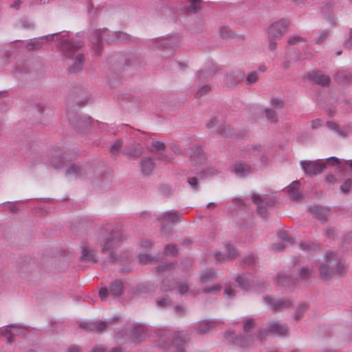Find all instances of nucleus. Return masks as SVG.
<instances>
[{"label": "nucleus", "instance_id": "6e6d98bb", "mask_svg": "<svg viewBox=\"0 0 352 352\" xmlns=\"http://www.w3.org/2000/svg\"><path fill=\"white\" fill-rule=\"evenodd\" d=\"M140 261L142 263H146L150 261V256L147 254H140L139 256Z\"/></svg>", "mask_w": 352, "mask_h": 352}, {"label": "nucleus", "instance_id": "9b49d317", "mask_svg": "<svg viewBox=\"0 0 352 352\" xmlns=\"http://www.w3.org/2000/svg\"><path fill=\"white\" fill-rule=\"evenodd\" d=\"M265 301L269 305L272 309L278 310L285 307H289L290 305V301L287 300H275L274 299L267 296L265 298Z\"/></svg>", "mask_w": 352, "mask_h": 352}, {"label": "nucleus", "instance_id": "bb28decb", "mask_svg": "<svg viewBox=\"0 0 352 352\" xmlns=\"http://www.w3.org/2000/svg\"><path fill=\"white\" fill-rule=\"evenodd\" d=\"M241 79V75L230 74V76H228L226 78V84L228 86L231 87L240 82Z\"/></svg>", "mask_w": 352, "mask_h": 352}, {"label": "nucleus", "instance_id": "58836bf2", "mask_svg": "<svg viewBox=\"0 0 352 352\" xmlns=\"http://www.w3.org/2000/svg\"><path fill=\"white\" fill-rule=\"evenodd\" d=\"M258 80V74L256 72H252L247 76V81L250 84L254 83Z\"/></svg>", "mask_w": 352, "mask_h": 352}, {"label": "nucleus", "instance_id": "1a4fd4ad", "mask_svg": "<svg viewBox=\"0 0 352 352\" xmlns=\"http://www.w3.org/2000/svg\"><path fill=\"white\" fill-rule=\"evenodd\" d=\"M107 323L102 321L95 322H83L80 324V327L89 330L95 331L96 332H101L107 328Z\"/></svg>", "mask_w": 352, "mask_h": 352}, {"label": "nucleus", "instance_id": "4c0bfd02", "mask_svg": "<svg viewBox=\"0 0 352 352\" xmlns=\"http://www.w3.org/2000/svg\"><path fill=\"white\" fill-rule=\"evenodd\" d=\"M254 327V320L253 319L248 320L245 324H244V331L246 333H249L251 331V330Z\"/></svg>", "mask_w": 352, "mask_h": 352}, {"label": "nucleus", "instance_id": "de8ad7c7", "mask_svg": "<svg viewBox=\"0 0 352 352\" xmlns=\"http://www.w3.org/2000/svg\"><path fill=\"white\" fill-rule=\"evenodd\" d=\"M121 147V144L120 142H116V143H114L112 146H111V152L113 155H116L118 154L120 148Z\"/></svg>", "mask_w": 352, "mask_h": 352}, {"label": "nucleus", "instance_id": "473e14b6", "mask_svg": "<svg viewBox=\"0 0 352 352\" xmlns=\"http://www.w3.org/2000/svg\"><path fill=\"white\" fill-rule=\"evenodd\" d=\"M266 117L268 120L276 122L277 121V116L276 115V113L274 110L267 109H266Z\"/></svg>", "mask_w": 352, "mask_h": 352}, {"label": "nucleus", "instance_id": "e2e57ef3", "mask_svg": "<svg viewBox=\"0 0 352 352\" xmlns=\"http://www.w3.org/2000/svg\"><path fill=\"white\" fill-rule=\"evenodd\" d=\"M168 303V300L166 298H162L157 301V305L160 307H164Z\"/></svg>", "mask_w": 352, "mask_h": 352}, {"label": "nucleus", "instance_id": "052dcab7", "mask_svg": "<svg viewBox=\"0 0 352 352\" xmlns=\"http://www.w3.org/2000/svg\"><path fill=\"white\" fill-rule=\"evenodd\" d=\"M78 170H79V167L77 165H73L68 170V173L69 174L78 173Z\"/></svg>", "mask_w": 352, "mask_h": 352}, {"label": "nucleus", "instance_id": "bf43d9fd", "mask_svg": "<svg viewBox=\"0 0 352 352\" xmlns=\"http://www.w3.org/2000/svg\"><path fill=\"white\" fill-rule=\"evenodd\" d=\"M248 340V342H246L245 340H241L240 342L237 341L241 346H248L249 345V342H252V340H253V337L252 336H250V337L248 336V338H246Z\"/></svg>", "mask_w": 352, "mask_h": 352}, {"label": "nucleus", "instance_id": "ddd939ff", "mask_svg": "<svg viewBox=\"0 0 352 352\" xmlns=\"http://www.w3.org/2000/svg\"><path fill=\"white\" fill-rule=\"evenodd\" d=\"M268 330L275 335H285L287 333L288 328L286 325H282L278 322H272L269 324Z\"/></svg>", "mask_w": 352, "mask_h": 352}, {"label": "nucleus", "instance_id": "13d9d810", "mask_svg": "<svg viewBox=\"0 0 352 352\" xmlns=\"http://www.w3.org/2000/svg\"><path fill=\"white\" fill-rule=\"evenodd\" d=\"M269 38V48L271 50H274L276 47V43L274 41L276 38Z\"/></svg>", "mask_w": 352, "mask_h": 352}, {"label": "nucleus", "instance_id": "7c9ffc66", "mask_svg": "<svg viewBox=\"0 0 352 352\" xmlns=\"http://www.w3.org/2000/svg\"><path fill=\"white\" fill-rule=\"evenodd\" d=\"M327 124L330 129L336 131L340 136L346 135L344 132L340 129L336 123L333 122H328Z\"/></svg>", "mask_w": 352, "mask_h": 352}, {"label": "nucleus", "instance_id": "aec40b11", "mask_svg": "<svg viewBox=\"0 0 352 352\" xmlns=\"http://www.w3.org/2000/svg\"><path fill=\"white\" fill-rule=\"evenodd\" d=\"M123 285L120 280H116L110 285V294L117 297L120 296L122 293Z\"/></svg>", "mask_w": 352, "mask_h": 352}, {"label": "nucleus", "instance_id": "6ab92c4d", "mask_svg": "<svg viewBox=\"0 0 352 352\" xmlns=\"http://www.w3.org/2000/svg\"><path fill=\"white\" fill-rule=\"evenodd\" d=\"M351 74L348 71L338 72L335 76L336 80L340 84H348L351 80Z\"/></svg>", "mask_w": 352, "mask_h": 352}, {"label": "nucleus", "instance_id": "3c124183", "mask_svg": "<svg viewBox=\"0 0 352 352\" xmlns=\"http://www.w3.org/2000/svg\"><path fill=\"white\" fill-rule=\"evenodd\" d=\"M142 151L140 148H135L133 151H130L129 148L126 151V154L134 157H137L140 155Z\"/></svg>", "mask_w": 352, "mask_h": 352}, {"label": "nucleus", "instance_id": "5701e85b", "mask_svg": "<svg viewBox=\"0 0 352 352\" xmlns=\"http://www.w3.org/2000/svg\"><path fill=\"white\" fill-rule=\"evenodd\" d=\"M83 61L84 55L82 54H78L76 57L74 64L69 68L70 71L72 72L78 71L81 68Z\"/></svg>", "mask_w": 352, "mask_h": 352}, {"label": "nucleus", "instance_id": "f8f14e48", "mask_svg": "<svg viewBox=\"0 0 352 352\" xmlns=\"http://www.w3.org/2000/svg\"><path fill=\"white\" fill-rule=\"evenodd\" d=\"M131 337L134 342H140L144 340L146 338L145 327L142 325L135 327L132 331Z\"/></svg>", "mask_w": 352, "mask_h": 352}, {"label": "nucleus", "instance_id": "ea45409f", "mask_svg": "<svg viewBox=\"0 0 352 352\" xmlns=\"http://www.w3.org/2000/svg\"><path fill=\"white\" fill-rule=\"evenodd\" d=\"M201 8L200 1L197 0H193L190 2V6L189 7V10L192 12H196L199 10Z\"/></svg>", "mask_w": 352, "mask_h": 352}, {"label": "nucleus", "instance_id": "a211bd4d", "mask_svg": "<svg viewBox=\"0 0 352 352\" xmlns=\"http://www.w3.org/2000/svg\"><path fill=\"white\" fill-rule=\"evenodd\" d=\"M252 198L253 201L257 205L258 212L263 217L266 212V208L263 206L268 204L266 199H263L260 196L256 195H253Z\"/></svg>", "mask_w": 352, "mask_h": 352}, {"label": "nucleus", "instance_id": "f03ea898", "mask_svg": "<svg viewBox=\"0 0 352 352\" xmlns=\"http://www.w3.org/2000/svg\"><path fill=\"white\" fill-rule=\"evenodd\" d=\"M168 334L162 335L159 339V344L162 347H166L170 344L175 349V352H185L184 344L188 339V334L186 332H179L173 338Z\"/></svg>", "mask_w": 352, "mask_h": 352}, {"label": "nucleus", "instance_id": "338daca9", "mask_svg": "<svg viewBox=\"0 0 352 352\" xmlns=\"http://www.w3.org/2000/svg\"><path fill=\"white\" fill-rule=\"evenodd\" d=\"M225 294L230 297L234 296L233 290L230 287H227L225 290Z\"/></svg>", "mask_w": 352, "mask_h": 352}, {"label": "nucleus", "instance_id": "5fc2aeb1", "mask_svg": "<svg viewBox=\"0 0 352 352\" xmlns=\"http://www.w3.org/2000/svg\"><path fill=\"white\" fill-rule=\"evenodd\" d=\"M327 37H328V33L326 32H324L321 33V34L320 35L319 38L317 39L316 43L317 44L322 43L324 41H325L327 39Z\"/></svg>", "mask_w": 352, "mask_h": 352}, {"label": "nucleus", "instance_id": "cd10ccee", "mask_svg": "<svg viewBox=\"0 0 352 352\" xmlns=\"http://www.w3.org/2000/svg\"><path fill=\"white\" fill-rule=\"evenodd\" d=\"M239 286L243 289H248L250 287V283L248 278L245 276H241L236 278V280Z\"/></svg>", "mask_w": 352, "mask_h": 352}, {"label": "nucleus", "instance_id": "79ce46f5", "mask_svg": "<svg viewBox=\"0 0 352 352\" xmlns=\"http://www.w3.org/2000/svg\"><path fill=\"white\" fill-rule=\"evenodd\" d=\"M272 105L276 109H282L284 107L283 101L278 98L272 99Z\"/></svg>", "mask_w": 352, "mask_h": 352}, {"label": "nucleus", "instance_id": "864d4df0", "mask_svg": "<svg viewBox=\"0 0 352 352\" xmlns=\"http://www.w3.org/2000/svg\"><path fill=\"white\" fill-rule=\"evenodd\" d=\"M108 294V289L105 287L100 289V290L99 291V296L101 300H104L106 299V297L107 296Z\"/></svg>", "mask_w": 352, "mask_h": 352}, {"label": "nucleus", "instance_id": "8fccbe9b", "mask_svg": "<svg viewBox=\"0 0 352 352\" xmlns=\"http://www.w3.org/2000/svg\"><path fill=\"white\" fill-rule=\"evenodd\" d=\"M322 124V121L320 119H316L311 122V127L313 129H316Z\"/></svg>", "mask_w": 352, "mask_h": 352}, {"label": "nucleus", "instance_id": "69168bd1", "mask_svg": "<svg viewBox=\"0 0 352 352\" xmlns=\"http://www.w3.org/2000/svg\"><path fill=\"white\" fill-rule=\"evenodd\" d=\"M23 27L25 28H33L34 25L32 22H30V21H27V22H23V24H22Z\"/></svg>", "mask_w": 352, "mask_h": 352}, {"label": "nucleus", "instance_id": "f257e3e1", "mask_svg": "<svg viewBox=\"0 0 352 352\" xmlns=\"http://www.w3.org/2000/svg\"><path fill=\"white\" fill-rule=\"evenodd\" d=\"M320 270L321 277L329 280L335 273L339 275L344 274L346 271V267L333 252H328L324 263L320 267Z\"/></svg>", "mask_w": 352, "mask_h": 352}, {"label": "nucleus", "instance_id": "a878e982", "mask_svg": "<svg viewBox=\"0 0 352 352\" xmlns=\"http://www.w3.org/2000/svg\"><path fill=\"white\" fill-rule=\"evenodd\" d=\"M278 283L283 286H289L294 284L295 281L289 275L280 274L278 276Z\"/></svg>", "mask_w": 352, "mask_h": 352}, {"label": "nucleus", "instance_id": "6e6552de", "mask_svg": "<svg viewBox=\"0 0 352 352\" xmlns=\"http://www.w3.org/2000/svg\"><path fill=\"white\" fill-rule=\"evenodd\" d=\"M26 331L25 327H21L16 325L8 326L3 331L2 333L8 338L10 342L12 341L14 336L25 333Z\"/></svg>", "mask_w": 352, "mask_h": 352}, {"label": "nucleus", "instance_id": "4468645a", "mask_svg": "<svg viewBox=\"0 0 352 352\" xmlns=\"http://www.w3.org/2000/svg\"><path fill=\"white\" fill-rule=\"evenodd\" d=\"M108 31L104 30L100 35V37L98 38V42H100V41L102 39H106L108 42H114L117 41H121L124 39V37L126 36L124 34L118 32L116 33L112 36H109L107 35Z\"/></svg>", "mask_w": 352, "mask_h": 352}, {"label": "nucleus", "instance_id": "2eb2a0df", "mask_svg": "<svg viewBox=\"0 0 352 352\" xmlns=\"http://www.w3.org/2000/svg\"><path fill=\"white\" fill-rule=\"evenodd\" d=\"M234 171L238 176L244 177L252 172V168L246 164L237 162L234 166Z\"/></svg>", "mask_w": 352, "mask_h": 352}, {"label": "nucleus", "instance_id": "0e129e2a", "mask_svg": "<svg viewBox=\"0 0 352 352\" xmlns=\"http://www.w3.org/2000/svg\"><path fill=\"white\" fill-rule=\"evenodd\" d=\"M90 352H104V349L100 345H96Z\"/></svg>", "mask_w": 352, "mask_h": 352}, {"label": "nucleus", "instance_id": "72a5a7b5", "mask_svg": "<svg viewBox=\"0 0 352 352\" xmlns=\"http://www.w3.org/2000/svg\"><path fill=\"white\" fill-rule=\"evenodd\" d=\"M177 289L179 294H184L187 292L191 293L192 291L189 289V287L186 283H182L177 285Z\"/></svg>", "mask_w": 352, "mask_h": 352}, {"label": "nucleus", "instance_id": "b1692460", "mask_svg": "<svg viewBox=\"0 0 352 352\" xmlns=\"http://www.w3.org/2000/svg\"><path fill=\"white\" fill-rule=\"evenodd\" d=\"M314 81L320 85L324 86L329 83L330 78L324 74H316L314 77Z\"/></svg>", "mask_w": 352, "mask_h": 352}, {"label": "nucleus", "instance_id": "4d7b16f0", "mask_svg": "<svg viewBox=\"0 0 352 352\" xmlns=\"http://www.w3.org/2000/svg\"><path fill=\"white\" fill-rule=\"evenodd\" d=\"M172 265H168L167 263H162L160 266H158L157 270L159 271H166L167 270H170L172 267Z\"/></svg>", "mask_w": 352, "mask_h": 352}, {"label": "nucleus", "instance_id": "09e8293b", "mask_svg": "<svg viewBox=\"0 0 352 352\" xmlns=\"http://www.w3.org/2000/svg\"><path fill=\"white\" fill-rule=\"evenodd\" d=\"M152 146L156 150H163L165 148V144L160 141H153Z\"/></svg>", "mask_w": 352, "mask_h": 352}, {"label": "nucleus", "instance_id": "dca6fc26", "mask_svg": "<svg viewBox=\"0 0 352 352\" xmlns=\"http://www.w3.org/2000/svg\"><path fill=\"white\" fill-rule=\"evenodd\" d=\"M287 192L290 199L292 200H298L302 197V195L298 190V181L294 182L292 184L288 187Z\"/></svg>", "mask_w": 352, "mask_h": 352}, {"label": "nucleus", "instance_id": "f704fd0d", "mask_svg": "<svg viewBox=\"0 0 352 352\" xmlns=\"http://www.w3.org/2000/svg\"><path fill=\"white\" fill-rule=\"evenodd\" d=\"M213 323L210 322H204L200 324L199 331L201 333H206L212 327Z\"/></svg>", "mask_w": 352, "mask_h": 352}, {"label": "nucleus", "instance_id": "39448f33", "mask_svg": "<svg viewBox=\"0 0 352 352\" xmlns=\"http://www.w3.org/2000/svg\"><path fill=\"white\" fill-rule=\"evenodd\" d=\"M300 165L307 175H314L322 173L326 168V164L321 161L301 162Z\"/></svg>", "mask_w": 352, "mask_h": 352}, {"label": "nucleus", "instance_id": "412c9836", "mask_svg": "<svg viewBox=\"0 0 352 352\" xmlns=\"http://www.w3.org/2000/svg\"><path fill=\"white\" fill-rule=\"evenodd\" d=\"M81 260L82 261L87 262H95V252L93 250H90L87 248H85L82 250Z\"/></svg>", "mask_w": 352, "mask_h": 352}, {"label": "nucleus", "instance_id": "a19ab883", "mask_svg": "<svg viewBox=\"0 0 352 352\" xmlns=\"http://www.w3.org/2000/svg\"><path fill=\"white\" fill-rule=\"evenodd\" d=\"M187 182H188V184L192 187V189H194V190L198 189V180H197V177H188L187 179Z\"/></svg>", "mask_w": 352, "mask_h": 352}, {"label": "nucleus", "instance_id": "7ed1b4c3", "mask_svg": "<svg viewBox=\"0 0 352 352\" xmlns=\"http://www.w3.org/2000/svg\"><path fill=\"white\" fill-rule=\"evenodd\" d=\"M190 160L195 170L197 171L201 178H204L208 175L214 174V170L212 168H206L204 166L205 157L203 152L198 149L190 155Z\"/></svg>", "mask_w": 352, "mask_h": 352}, {"label": "nucleus", "instance_id": "37998d69", "mask_svg": "<svg viewBox=\"0 0 352 352\" xmlns=\"http://www.w3.org/2000/svg\"><path fill=\"white\" fill-rule=\"evenodd\" d=\"M351 180L347 179L344 182V183L340 186V190L344 192H348L350 190L351 187Z\"/></svg>", "mask_w": 352, "mask_h": 352}, {"label": "nucleus", "instance_id": "603ef678", "mask_svg": "<svg viewBox=\"0 0 352 352\" xmlns=\"http://www.w3.org/2000/svg\"><path fill=\"white\" fill-rule=\"evenodd\" d=\"M327 163L330 165L336 166L340 164V160L336 157H331L327 159Z\"/></svg>", "mask_w": 352, "mask_h": 352}, {"label": "nucleus", "instance_id": "c85d7f7f", "mask_svg": "<svg viewBox=\"0 0 352 352\" xmlns=\"http://www.w3.org/2000/svg\"><path fill=\"white\" fill-rule=\"evenodd\" d=\"M219 34L223 38H228L233 36V32L229 27L223 26L219 30Z\"/></svg>", "mask_w": 352, "mask_h": 352}, {"label": "nucleus", "instance_id": "e433bc0d", "mask_svg": "<svg viewBox=\"0 0 352 352\" xmlns=\"http://www.w3.org/2000/svg\"><path fill=\"white\" fill-rule=\"evenodd\" d=\"M302 41H304V40L302 37L298 35H294L288 39L287 43L289 45H295Z\"/></svg>", "mask_w": 352, "mask_h": 352}, {"label": "nucleus", "instance_id": "4be33fe9", "mask_svg": "<svg viewBox=\"0 0 352 352\" xmlns=\"http://www.w3.org/2000/svg\"><path fill=\"white\" fill-rule=\"evenodd\" d=\"M181 214L177 212H167L163 215V221L174 223L179 220Z\"/></svg>", "mask_w": 352, "mask_h": 352}, {"label": "nucleus", "instance_id": "774afa93", "mask_svg": "<svg viewBox=\"0 0 352 352\" xmlns=\"http://www.w3.org/2000/svg\"><path fill=\"white\" fill-rule=\"evenodd\" d=\"M217 122V118H213L212 120H211L208 123V126L209 128H212L214 126V125Z\"/></svg>", "mask_w": 352, "mask_h": 352}, {"label": "nucleus", "instance_id": "c03bdc74", "mask_svg": "<svg viewBox=\"0 0 352 352\" xmlns=\"http://www.w3.org/2000/svg\"><path fill=\"white\" fill-rule=\"evenodd\" d=\"M221 287L219 285H214L211 287H206L203 289L204 293H211V294H215L218 292H219Z\"/></svg>", "mask_w": 352, "mask_h": 352}, {"label": "nucleus", "instance_id": "680f3d73", "mask_svg": "<svg viewBox=\"0 0 352 352\" xmlns=\"http://www.w3.org/2000/svg\"><path fill=\"white\" fill-rule=\"evenodd\" d=\"M326 181L328 183L333 184L336 181V176H334L333 175H329L327 176Z\"/></svg>", "mask_w": 352, "mask_h": 352}, {"label": "nucleus", "instance_id": "423d86ee", "mask_svg": "<svg viewBox=\"0 0 352 352\" xmlns=\"http://www.w3.org/2000/svg\"><path fill=\"white\" fill-rule=\"evenodd\" d=\"M82 46V44L80 41L65 40L60 45V49L66 56H69L74 54Z\"/></svg>", "mask_w": 352, "mask_h": 352}, {"label": "nucleus", "instance_id": "2f4dec72", "mask_svg": "<svg viewBox=\"0 0 352 352\" xmlns=\"http://www.w3.org/2000/svg\"><path fill=\"white\" fill-rule=\"evenodd\" d=\"M278 238L282 242H287L290 244L293 243L292 239L285 232H280L278 234Z\"/></svg>", "mask_w": 352, "mask_h": 352}, {"label": "nucleus", "instance_id": "49530a36", "mask_svg": "<svg viewBox=\"0 0 352 352\" xmlns=\"http://www.w3.org/2000/svg\"><path fill=\"white\" fill-rule=\"evenodd\" d=\"M210 87L208 85L203 86L197 91V97L200 98L204 94L208 93L210 91Z\"/></svg>", "mask_w": 352, "mask_h": 352}, {"label": "nucleus", "instance_id": "f3484780", "mask_svg": "<svg viewBox=\"0 0 352 352\" xmlns=\"http://www.w3.org/2000/svg\"><path fill=\"white\" fill-rule=\"evenodd\" d=\"M142 171L144 175L150 174L155 167V163L151 158H143L141 161Z\"/></svg>", "mask_w": 352, "mask_h": 352}, {"label": "nucleus", "instance_id": "c756f323", "mask_svg": "<svg viewBox=\"0 0 352 352\" xmlns=\"http://www.w3.org/2000/svg\"><path fill=\"white\" fill-rule=\"evenodd\" d=\"M175 285H176V283L173 280H171L170 278H166L162 282V286H163L162 289H164L165 291L172 289L175 288Z\"/></svg>", "mask_w": 352, "mask_h": 352}, {"label": "nucleus", "instance_id": "a18cd8bd", "mask_svg": "<svg viewBox=\"0 0 352 352\" xmlns=\"http://www.w3.org/2000/svg\"><path fill=\"white\" fill-rule=\"evenodd\" d=\"M311 272L312 270L304 267L300 271V277L304 279L307 278L311 276Z\"/></svg>", "mask_w": 352, "mask_h": 352}, {"label": "nucleus", "instance_id": "20e7f679", "mask_svg": "<svg viewBox=\"0 0 352 352\" xmlns=\"http://www.w3.org/2000/svg\"><path fill=\"white\" fill-rule=\"evenodd\" d=\"M289 21L286 19H281L272 23L268 28V38H278L283 36L287 30Z\"/></svg>", "mask_w": 352, "mask_h": 352}, {"label": "nucleus", "instance_id": "9d476101", "mask_svg": "<svg viewBox=\"0 0 352 352\" xmlns=\"http://www.w3.org/2000/svg\"><path fill=\"white\" fill-rule=\"evenodd\" d=\"M226 251L228 253L227 255L222 254L221 252L216 253L215 258L217 261L219 262H225L226 261L227 258H234L237 254L236 251L229 243L226 244Z\"/></svg>", "mask_w": 352, "mask_h": 352}, {"label": "nucleus", "instance_id": "0eeeda50", "mask_svg": "<svg viewBox=\"0 0 352 352\" xmlns=\"http://www.w3.org/2000/svg\"><path fill=\"white\" fill-rule=\"evenodd\" d=\"M118 243V239L117 238H109L102 248L104 254L109 253V261L111 262H115L117 260V254L115 253L114 249L117 247Z\"/></svg>", "mask_w": 352, "mask_h": 352}, {"label": "nucleus", "instance_id": "c9c22d12", "mask_svg": "<svg viewBox=\"0 0 352 352\" xmlns=\"http://www.w3.org/2000/svg\"><path fill=\"white\" fill-rule=\"evenodd\" d=\"M164 252L166 255H174L177 252V250L175 245H167L165 247Z\"/></svg>", "mask_w": 352, "mask_h": 352}, {"label": "nucleus", "instance_id": "393cba45", "mask_svg": "<svg viewBox=\"0 0 352 352\" xmlns=\"http://www.w3.org/2000/svg\"><path fill=\"white\" fill-rule=\"evenodd\" d=\"M216 277V274L212 270H206L201 276V282L206 283L214 280Z\"/></svg>", "mask_w": 352, "mask_h": 352}]
</instances>
